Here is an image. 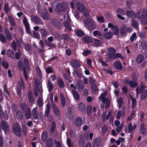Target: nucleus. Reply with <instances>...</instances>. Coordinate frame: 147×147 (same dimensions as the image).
Segmentation results:
<instances>
[{
	"mask_svg": "<svg viewBox=\"0 0 147 147\" xmlns=\"http://www.w3.org/2000/svg\"><path fill=\"white\" fill-rule=\"evenodd\" d=\"M132 31V29L131 27L123 24L120 28V34L121 37H125L127 36L128 33H130Z\"/></svg>",
	"mask_w": 147,
	"mask_h": 147,
	"instance_id": "obj_1",
	"label": "nucleus"
},
{
	"mask_svg": "<svg viewBox=\"0 0 147 147\" xmlns=\"http://www.w3.org/2000/svg\"><path fill=\"white\" fill-rule=\"evenodd\" d=\"M12 130L13 133L15 135L19 137L22 136L21 128L18 123L13 124Z\"/></svg>",
	"mask_w": 147,
	"mask_h": 147,
	"instance_id": "obj_2",
	"label": "nucleus"
},
{
	"mask_svg": "<svg viewBox=\"0 0 147 147\" xmlns=\"http://www.w3.org/2000/svg\"><path fill=\"white\" fill-rule=\"evenodd\" d=\"M136 18L140 20H142L147 17V9H142L139 10L136 13Z\"/></svg>",
	"mask_w": 147,
	"mask_h": 147,
	"instance_id": "obj_3",
	"label": "nucleus"
},
{
	"mask_svg": "<svg viewBox=\"0 0 147 147\" xmlns=\"http://www.w3.org/2000/svg\"><path fill=\"white\" fill-rule=\"evenodd\" d=\"M84 22L86 25L88 26L90 30H93L95 28L96 24L92 20L86 19L84 21Z\"/></svg>",
	"mask_w": 147,
	"mask_h": 147,
	"instance_id": "obj_4",
	"label": "nucleus"
},
{
	"mask_svg": "<svg viewBox=\"0 0 147 147\" xmlns=\"http://www.w3.org/2000/svg\"><path fill=\"white\" fill-rule=\"evenodd\" d=\"M108 53V58L110 61H112L114 55L116 53V49L113 47H110L107 49Z\"/></svg>",
	"mask_w": 147,
	"mask_h": 147,
	"instance_id": "obj_5",
	"label": "nucleus"
},
{
	"mask_svg": "<svg viewBox=\"0 0 147 147\" xmlns=\"http://www.w3.org/2000/svg\"><path fill=\"white\" fill-rule=\"evenodd\" d=\"M51 23L52 25L58 29H61L62 27V25L56 18L51 19Z\"/></svg>",
	"mask_w": 147,
	"mask_h": 147,
	"instance_id": "obj_6",
	"label": "nucleus"
},
{
	"mask_svg": "<svg viewBox=\"0 0 147 147\" xmlns=\"http://www.w3.org/2000/svg\"><path fill=\"white\" fill-rule=\"evenodd\" d=\"M83 121L82 117L78 116L75 119L74 124V125L77 127L81 126L83 124Z\"/></svg>",
	"mask_w": 147,
	"mask_h": 147,
	"instance_id": "obj_7",
	"label": "nucleus"
},
{
	"mask_svg": "<svg viewBox=\"0 0 147 147\" xmlns=\"http://www.w3.org/2000/svg\"><path fill=\"white\" fill-rule=\"evenodd\" d=\"M1 124L2 129L5 133H8L9 131V127L7 122L3 120L1 121Z\"/></svg>",
	"mask_w": 147,
	"mask_h": 147,
	"instance_id": "obj_8",
	"label": "nucleus"
},
{
	"mask_svg": "<svg viewBox=\"0 0 147 147\" xmlns=\"http://www.w3.org/2000/svg\"><path fill=\"white\" fill-rule=\"evenodd\" d=\"M126 15L128 18H136V14L132 10H127Z\"/></svg>",
	"mask_w": 147,
	"mask_h": 147,
	"instance_id": "obj_9",
	"label": "nucleus"
},
{
	"mask_svg": "<svg viewBox=\"0 0 147 147\" xmlns=\"http://www.w3.org/2000/svg\"><path fill=\"white\" fill-rule=\"evenodd\" d=\"M65 7L62 4H58L55 7L56 11L58 12H63L65 11Z\"/></svg>",
	"mask_w": 147,
	"mask_h": 147,
	"instance_id": "obj_10",
	"label": "nucleus"
},
{
	"mask_svg": "<svg viewBox=\"0 0 147 147\" xmlns=\"http://www.w3.org/2000/svg\"><path fill=\"white\" fill-rule=\"evenodd\" d=\"M76 6L78 9L81 12H83L85 10V7L84 5L80 2L76 3Z\"/></svg>",
	"mask_w": 147,
	"mask_h": 147,
	"instance_id": "obj_11",
	"label": "nucleus"
},
{
	"mask_svg": "<svg viewBox=\"0 0 147 147\" xmlns=\"http://www.w3.org/2000/svg\"><path fill=\"white\" fill-rule=\"evenodd\" d=\"M52 108L54 111V114L58 118V119L60 117V111L58 109L56 105L55 104H54L52 105Z\"/></svg>",
	"mask_w": 147,
	"mask_h": 147,
	"instance_id": "obj_12",
	"label": "nucleus"
},
{
	"mask_svg": "<svg viewBox=\"0 0 147 147\" xmlns=\"http://www.w3.org/2000/svg\"><path fill=\"white\" fill-rule=\"evenodd\" d=\"M41 17L44 20H48L49 19V16L47 11L42 10L41 14Z\"/></svg>",
	"mask_w": 147,
	"mask_h": 147,
	"instance_id": "obj_13",
	"label": "nucleus"
},
{
	"mask_svg": "<svg viewBox=\"0 0 147 147\" xmlns=\"http://www.w3.org/2000/svg\"><path fill=\"white\" fill-rule=\"evenodd\" d=\"M78 108L79 111L82 113H84L86 111V107L84 104L82 102L80 103L78 105Z\"/></svg>",
	"mask_w": 147,
	"mask_h": 147,
	"instance_id": "obj_14",
	"label": "nucleus"
},
{
	"mask_svg": "<svg viewBox=\"0 0 147 147\" xmlns=\"http://www.w3.org/2000/svg\"><path fill=\"white\" fill-rule=\"evenodd\" d=\"M71 63L72 66L76 69L78 68L80 66L79 62L76 60H72Z\"/></svg>",
	"mask_w": 147,
	"mask_h": 147,
	"instance_id": "obj_15",
	"label": "nucleus"
},
{
	"mask_svg": "<svg viewBox=\"0 0 147 147\" xmlns=\"http://www.w3.org/2000/svg\"><path fill=\"white\" fill-rule=\"evenodd\" d=\"M114 67L117 70H122L123 67L121 63L119 61L115 62L113 63Z\"/></svg>",
	"mask_w": 147,
	"mask_h": 147,
	"instance_id": "obj_16",
	"label": "nucleus"
},
{
	"mask_svg": "<svg viewBox=\"0 0 147 147\" xmlns=\"http://www.w3.org/2000/svg\"><path fill=\"white\" fill-rule=\"evenodd\" d=\"M82 41L87 43H92L93 40L89 36H87L82 38Z\"/></svg>",
	"mask_w": 147,
	"mask_h": 147,
	"instance_id": "obj_17",
	"label": "nucleus"
},
{
	"mask_svg": "<svg viewBox=\"0 0 147 147\" xmlns=\"http://www.w3.org/2000/svg\"><path fill=\"white\" fill-rule=\"evenodd\" d=\"M28 100L29 102L32 103L34 100L33 95L31 91L29 90L28 92Z\"/></svg>",
	"mask_w": 147,
	"mask_h": 147,
	"instance_id": "obj_18",
	"label": "nucleus"
},
{
	"mask_svg": "<svg viewBox=\"0 0 147 147\" xmlns=\"http://www.w3.org/2000/svg\"><path fill=\"white\" fill-rule=\"evenodd\" d=\"M140 131L142 135L143 136H145L146 134V131L145 128L144 124L143 123H142L140 126Z\"/></svg>",
	"mask_w": 147,
	"mask_h": 147,
	"instance_id": "obj_19",
	"label": "nucleus"
},
{
	"mask_svg": "<svg viewBox=\"0 0 147 147\" xmlns=\"http://www.w3.org/2000/svg\"><path fill=\"white\" fill-rule=\"evenodd\" d=\"M57 82L59 87L63 88L65 86L64 82L61 78H58L57 79Z\"/></svg>",
	"mask_w": 147,
	"mask_h": 147,
	"instance_id": "obj_20",
	"label": "nucleus"
},
{
	"mask_svg": "<svg viewBox=\"0 0 147 147\" xmlns=\"http://www.w3.org/2000/svg\"><path fill=\"white\" fill-rule=\"evenodd\" d=\"M41 34L42 37L44 38L48 35L49 33L47 29L45 28H42L41 29Z\"/></svg>",
	"mask_w": 147,
	"mask_h": 147,
	"instance_id": "obj_21",
	"label": "nucleus"
},
{
	"mask_svg": "<svg viewBox=\"0 0 147 147\" xmlns=\"http://www.w3.org/2000/svg\"><path fill=\"white\" fill-rule=\"evenodd\" d=\"M144 57L142 54H139L138 55L136 58V61L138 64L141 63L143 61Z\"/></svg>",
	"mask_w": 147,
	"mask_h": 147,
	"instance_id": "obj_22",
	"label": "nucleus"
},
{
	"mask_svg": "<svg viewBox=\"0 0 147 147\" xmlns=\"http://www.w3.org/2000/svg\"><path fill=\"white\" fill-rule=\"evenodd\" d=\"M104 36L106 39L110 40L112 38L113 34L111 32H105L104 33Z\"/></svg>",
	"mask_w": 147,
	"mask_h": 147,
	"instance_id": "obj_23",
	"label": "nucleus"
},
{
	"mask_svg": "<svg viewBox=\"0 0 147 147\" xmlns=\"http://www.w3.org/2000/svg\"><path fill=\"white\" fill-rule=\"evenodd\" d=\"M76 74L79 78H81L82 76V71L80 69H76L74 70L73 74Z\"/></svg>",
	"mask_w": 147,
	"mask_h": 147,
	"instance_id": "obj_24",
	"label": "nucleus"
},
{
	"mask_svg": "<svg viewBox=\"0 0 147 147\" xmlns=\"http://www.w3.org/2000/svg\"><path fill=\"white\" fill-rule=\"evenodd\" d=\"M42 140L43 142H45L48 137V133L46 131H43L41 135Z\"/></svg>",
	"mask_w": 147,
	"mask_h": 147,
	"instance_id": "obj_25",
	"label": "nucleus"
},
{
	"mask_svg": "<svg viewBox=\"0 0 147 147\" xmlns=\"http://www.w3.org/2000/svg\"><path fill=\"white\" fill-rule=\"evenodd\" d=\"M25 115L27 119H29L31 117V114L29 108L26 109L25 112Z\"/></svg>",
	"mask_w": 147,
	"mask_h": 147,
	"instance_id": "obj_26",
	"label": "nucleus"
},
{
	"mask_svg": "<svg viewBox=\"0 0 147 147\" xmlns=\"http://www.w3.org/2000/svg\"><path fill=\"white\" fill-rule=\"evenodd\" d=\"M113 32V34L116 35H118L119 33V29L117 25H115L114 27L112 29Z\"/></svg>",
	"mask_w": 147,
	"mask_h": 147,
	"instance_id": "obj_27",
	"label": "nucleus"
},
{
	"mask_svg": "<svg viewBox=\"0 0 147 147\" xmlns=\"http://www.w3.org/2000/svg\"><path fill=\"white\" fill-rule=\"evenodd\" d=\"M53 144V142L51 138H49L47 140L46 144L47 147H52Z\"/></svg>",
	"mask_w": 147,
	"mask_h": 147,
	"instance_id": "obj_28",
	"label": "nucleus"
},
{
	"mask_svg": "<svg viewBox=\"0 0 147 147\" xmlns=\"http://www.w3.org/2000/svg\"><path fill=\"white\" fill-rule=\"evenodd\" d=\"M140 46L142 50L144 51L147 50V44L145 40L142 41L140 44Z\"/></svg>",
	"mask_w": 147,
	"mask_h": 147,
	"instance_id": "obj_29",
	"label": "nucleus"
},
{
	"mask_svg": "<svg viewBox=\"0 0 147 147\" xmlns=\"http://www.w3.org/2000/svg\"><path fill=\"white\" fill-rule=\"evenodd\" d=\"M75 33L78 37L82 36L85 34L84 32L81 29L76 30L75 32Z\"/></svg>",
	"mask_w": 147,
	"mask_h": 147,
	"instance_id": "obj_30",
	"label": "nucleus"
},
{
	"mask_svg": "<svg viewBox=\"0 0 147 147\" xmlns=\"http://www.w3.org/2000/svg\"><path fill=\"white\" fill-rule=\"evenodd\" d=\"M1 118H4L6 120H7L8 118V116L7 114V111L5 110L1 113V115L0 116Z\"/></svg>",
	"mask_w": 147,
	"mask_h": 147,
	"instance_id": "obj_31",
	"label": "nucleus"
},
{
	"mask_svg": "<svg viewBox=\"0 0 147 147\" xmlns=\"http://www.w3.org/2000/svg\"><path fill=\"white\" fill-rule=\"evenodd\" d=\"M72 93L73 97L75 99L78 100L80 98V96L78 93L75 90H73Z\"/></svg>",
	"mask_w": 147,
	"mask_h": 147,
	"instance_id": "obj_32",
	"label": "nucleus"
},
{
	"mask_svg": "<svg viewBox=\"0 0 147 147\" xmlns=\"http://www.w3.org/2000/svg\"><path fill=\"white\" fill-rule=\"evenodd\" d=\"M31 20L36 24L39 23L40 21V19L37 16L34 15L31 17Z\"/></svg>",
	"mask_w": 147,
	"mask_h": 147,
	"instance_id": "obj_33",
	"label": "nucleus"
},
{
	"mask_svg": "<svg viewBox=\"0 0 147 147\" xmlns=\"http://www.w3.org/2000/svg\"><path fill=\"white\" fill-rule=\"evenodd\" d=\"M7 53L8 56L11 58L13 59L14 58V53L11 50L8 49L7 51Z\"/></svg>",
	"mask_w": 147,
	"mask_h": 147,
	"instance_id": "obj_34",
	"label": "nucleus"
},
{
	"mask_svg": "<svg viewBox=\"0 0 147 147\" xmlns=\"http://www.w3.org/2000/svg\"><path fill=\"white\" fill-rule=\"evenodd\" d=\"M131 24L134 28L137 29L138 28L139 24L137 21L134 20H131Z\"/></svg>",
	"mask_w": 147,
	"mask_h": 147,
	"instance_id": "obj_35",
	"label": "nucleus"
},
{
	"mask_svg": "<svg viewBox=\"0 0 147 147\" xmlns=\"http://www.w3.org/2000/svg\"><path fill=\"white\" fill-rule=\"evenodd\" d=\"M100 140L98 138L95 139L93 142V147H98L100 144Z\"/></svg>",
	"mask_w": 147,
	"mask_h": 147,
	"instance_id": "obj_36",
	"label": "nucleus"
},
{
	"mask_svg": "<svg viewBox=\"0 0 147 147\" xmlns=\"http://www.w3.org/2000/svg\"><path fill=\"white\" fill-rule=\"evenodd\" d=\"M113 58V60L117 58H119L122 59H123L124 57L122 56L121 53H116L114 55Z\"/></svg>",
	"mask_w": 147,
	"mask_h": 147,
	"instance_id": "obj_37",
	"label": "nucleus"
},
{
	"mask_svg": "<svg viewBox=\"0 0 147 147\" xmlns=\"http://www.w3.org/2000/svg\"><path fill=\"white\" fill-rule=\"evenodd\" d=\"M56 128V123L55 121H53L52 123L50 129V133L53 134Z\"/></svg>",
	"mask_w": 147,
	"mask_h": 147,
	"instance_id": "obj_38",
	"label": "nucleus"
},
{
	"mask_svg": "<svg viewBox=\"0 0 147 147\" xmlns=\"http://www.w3.org/2000/svg\"><path fill=\"white\" fill-rule=\"evenodd\" d=\"M16 114L18 118L20 119H22L23 117V115L22 113L20 110H18L16 112Z\"/></svg>",
	"mask_w": 147,
	"mask_h": 147,
	"instance_id": "obj_39",
	"label": "nucleus"
},
{
	"mask_svg": "<svg viewBox=\"0 0 147 147\" xmlns=\"http://www.w3.org/2000/svg\"><path fill=\"white\" fill-rule=\"evenodd\" d=\"M91 88L93 93L98 91L97 85L96 84H92L91 86Z\"/></svg>",
	"mask_w": 147,
	"mask_h": 147,
	"instance_id": "obj_40",
	"label": "nucleus"
},
{
	"mask_svg": "<svg viewBox=\"0 0 147 147\" xmlns=\"http://www.w3.org/2000/svg\"><path fill=\"white\" fill-rule=\"evenodd\" d=\"M101 41L100 40L94 38V44L96 47L98 46L101 44Z\"/></svg>",
	"mask_w": 147,
	"mask_h": 147,
	"instance_id": "obj_41",
	"label": "nucleus"
},
{
	"mask_svg": "<svg viewBox=\"0 0 147 147\" xmlns=\"http://www.w3.org/2000/svg\"><path fill=\"white\" fill-rule=\"evenodd\" d=\"M37 104L38 106L40 107H42V99L39 96L37 100Z\"/></svg>",
	"mask_w": 147,
	"mask_h": 147,
	"instance_id": "obj_42",
	"label": "nucleus"
},
{
	"mask_svg": "<svg viewBox=\"0 0 147 147\" xmlns=\"http://www.w3.org/2000/svg\"><path fill=\"white\" fill-rule=\"evenodd\" d=\"M18 69L20 71H23V63L22 61L20 60L18 61Z\"/></svg>",
	"mask_w": 147,
	"mask_h": 147,
	"instance_id": "obj_43",
	"label": "nucleus"
},
{
	"mask_svg": "<svg viewBox=\"0 0 147 147\" xmlns=\"http://www.w3.org/2000/svg\"><path fill=\"white\" fill-rule=\"evenodd\" d=\"M130 97L132 101V106L131 108H134L135 106V104L136 103V99L133 97L131 96L130 95Z\"/></svg>",
	"mask_w": 147,
	"mask_h": 147,
	"instance_id": "obj_44",
	"label": "nucleus"
},
{
	"mask_svg": "<svg viewBox=\"0 0 147 147\" xmlns=\"http://www.w3.org/2000/svg\"><path fill=\"white\" fill-rule=\"evenodd\" d=\"M48 85L49 86V91H51L53 88V85L51 80H48Z\"/></svg>",
	"mask_w": 147,
	"mask_h": 147,
	"instance_id": "obj_45",
	"label": "nucleus"
},
{
	"mask_svg": "<svg viewBox=\"0 0 147 147\" xmlns=\"http://www.w3.org/2000/svg\"><path fill=\"white\" fill-rule=\"evenodd\" d=\"M78 144L80 146H84V142L83 136H80V137L78 142Z\"/></svg>",
	"mask_w": 147,
	"mask_h": 147,
	"instance_id": "obj_46",
	"label": "nucleus"
},
{
	"mask_svg": "<svg viewBox=\"0 0 147 147\" xmlns=\"http://www.w3.org/2000/svg\"><path fill=\"white\" fill-rule=\"evenodd\" d=\"M138 85L137 82H134L132 80L130 81L129 85L131 88H134L136 87Z\"/></svg>",
	"mask_w": 147,
	"mask_h": 147,
	"instance_id": "obj_47",
	"label": "nucleus"
},
{
	"mask_svg": "<svg viewBox=\"0 0 147 147\" xmlns=\"http://www.w3.org/2000/svg\"><path fill=\"white\" fill-rule=\"evenodd\" d=\"M8 19L10 22V24L12 26L15 25V23L14 20L12 17L10 16H8Z\"/></svg>",
	"mask_w": 147,
	"mask_h": 147,
	"instance_id": "obj_48",
	"label": "nucleus"
},
{
	"mask_svg": "<svg viewBox=\"0 0 147 147\" xmlns=\"http://www.w3.org/2000/svg\"><path fill=\"white\" fill-rule=\"evenodd\" d=\"M33 116L34 119H37L38 118V114L37 111L34 109L33 110Z\"/></svg>",
	"mask_w": 147,
	"mask_h": 147,
	"instance_id": "obj_49",
	"label": "nucleus"
},
{
	"mask_svg": "<svg viewBox=\"0 0 147 147\" xmlns=\"http://www.w3.org/2000/svg\"><path fill=\"white\" fill-rule=\"evenodd\" d=\"M46 72L47 74H49L53 72V69L50 66H48L45 69Z\"/></svg>",
	"mask_w": 147,
	"mask_h": 147,
	"instance_id": "obj_50",
	"label": "nucleus"
},
{
	"mask_svg": "<svg viewBox=\"0 0 147 147\" xmlns=\"http://www.w3.org/2000/svg\"><path fill=\"white\" fill-rule=\"evenodd\" d=\"M20 107L22 110L24 111L27 108V106L25 102H22L21 103L20 105Z\"/></svg>",
	"mask_w": 147,
	"mask_h": 147,
	"instance_id": "obj_51",
	"label": "nucleus"
},
{
	"mask_svg": "<svg viewBox=\"0 0 147 147\" xmlns=\"http://www.w3.org/2000/svg\"><path fill=\"white\" fill-rule=\"evenodd\" d=\"M92 110V106L91 105H88L87 108V114L88 115H90Z\"/></svg>",
	"mask_w": 147,
	"mask_h": 147,
	"instance_id": "obj_52",
	"label": "nucleus"
},
{
	"mask_svg": "<svg viewBox=\"0 0 147 147\" xmlns=\"http://www.w3.org/2000/svg\"><path fill=\"white\" fill-rule=\"evenodd\" d=\"M11 47L13 50L15 51H16L17 50V44L15 41H13L12 42Z\"/></svg>",
	"mask_w": 147,
	"mask_h": 147,
	"instance_id": "obj_53",
	"label": "nucleus"
},
{
	"mask_svg": "<svg viewBox=\"0 0 147 147\" xmlns=\"http://www.w3.org/2000/svg\"><path fill=\"white\" fill-rule=\"evenodd\" d=\"M103 96H99V98L101 97V101L104 103H105L107 102L108 99H107L106 97H105V96H106V94L105 93L103 94Z\"/></svg>",
	"mask_w": 147,
	"mask_h": 147,
	"instance_id": "obj_54",
	"label": "nucleus"
},
{
	"mask_svg": "<svg viewBox=\"0 0 147 147\" xmlns=\"http://www.w3.org/2000/svg\"><path fill=\"white\" fill-rule=\"evenodd\" d=\"M22 88H20L18 87L16 88V93L20 97H21Z\"/></svg>",
	"mask_w": 147,
	"mask_h": 147,
	"instance_id": "obj_55",
	"label": "nucleus"
},
{
	"mask_svg": "<svg viewBox=\"0 0 147 147\" xmlns=\"http://www.w3.org/2000/svg\"><path fill=\"white\" fill-rule=\"evenodd\" d=\"M23 22L25 27L30 25L29 23L27 20L25 16L23 18Z\"/></svg>",
	"mask_w": 147,
	"mask_h": 147,
	"instance_id": "obj_56",
	"label": "nucleus"
},
{
	"mask_svg": "<svg viewBox=\"0 0 147 147\" xmlns=\"http://www.w3.org/2000/svg\"><path fill=\"white\" fill-rule=\"evenodd\" d=\"M23 74L24 76L25 79L26 81H27L28 79V77L27 75V71L26 70L25 68V67H24L23 68Z\"/></svg>",
	"mask_w": 147,
	"mask_h": 147,
	"instance_id": "obj_57",
	"label": "nucleus"
},
{
	"mask_svg": "<svg viewBox=\"0 0 147 147\" xmlns=\"http://www.w3.org/2000/svg\"><path fill=\"white\" fill-rule=\"evenodd\" d=\"M108 129L107 125L105 124L103 127L102 129V133L103 135H104Z\"/></svg>",
	"mask_w": 147,
	"mask_h": 147,
	"instance_id": "obj_58",
	"label": "nucleus"
},
{
	"mask_svg": "<svg viewBox=\"0 0 147 147\" xmlns=\"http://www.w3.org/2000/svg\"><path fill=\"white\" fill-rule=\"evenodd\" d=\"M117 13H119V14L121 15H122L125 14V11L124 10L121 8H119L117 11Z\"/></svg>",
	"mask_w": 147,
	"mask_h": 147,
	"instance_id": "obj_59",
	"label": "nucleus"
},
{
	"mask_svg": "<svg viewBox=\"0 0 147 147\" xmlns=\"http://www.w3.org/2000/svg\"><path fill=\"white\" fill-rule=\"evenodd\" d=\"M0 40L1 42L4 43L6 42V39L5 36L1 34H0Z\"/></svg>",
	"mask_w": 147,
	"mask_h": 147,
	"instance_id": "obj_60",
	"label": "nucleus"
},
{
	"mask_svg": "<svg viewBox=\"0 0 147 147\" xmlns=\"http://www.w3.org/2000/svg\"><path fill=\"white\" fill-rule=\"evenodd\" d=\"M23 46L24 49L28 51H30L31 50V47L29 44H24Z\"/></svg>",
	"mask_w": 147,
	"mask_h": 147,
	"instance_id": "obj_61",
	"label": "nucleus"
},
{
	"mask_svg": "<svg viewBox=\"0 0 147 147\" xmlns=\"http://www.w3.org/2000/svg\"><path fill=\"white\" fill-rule=\"evenodd\" d=\"M136 34L135 33H134L131 36H130V40L131 42L133 41L134 40H136Z\"/></svg>",
	"mask_w": 147,
	"mask_h": 147,
	"instance_id": "obj_62",
	"label": "nucleus"
},
{
	"mask_svg": "<svg viewBox=\"0 0 147 147\" xmlns=\"http://www.w3.org/2000/svg\"><path fill=\"white\" fill-rule=\"evenodd\" d=\"M147 95V91H145L144 92H143L142 93L141 96V99L142 100L145 99Z\"/></svg>",
	"mask_w": 147,
	"mask_h": 147,
	"instance_id": "obj_63",
	"label": "nucleus"
},
{
	"mask_svg": "<svg viewBox=\"0 0 147 147\" xmlns=\"http://www.w3.org/2000/svg\"><path fill=\"white\" fill-rule=\"evenodd\" d=\"M78 87L80 89H82L84 88V84L81 81H79L78 82Z\"/></svg>",
	"mask_w": 147,
	"mask_h": 147,
	"instance_id": "obj_64",
	"label": "nucleus"
}]
</instances>
